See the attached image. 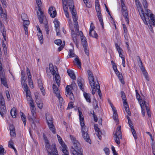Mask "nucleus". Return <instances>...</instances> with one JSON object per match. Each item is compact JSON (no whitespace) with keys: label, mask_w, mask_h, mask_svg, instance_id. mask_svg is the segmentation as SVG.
<instances>
[{"label":"nucleus","mask_w":155,"mask_h":155,"mask_svg":"<svg viewBox=\"0 0 155 155\" xmlns=\"http://www.w3.org/2000/svg\"><path fill=\"white\" fill-rule=\"evenodd\" d=\"M70 10L71 11V14L72 15V17L74 21V28L75 31H74L73 29H71V36L73 41L75 44H77V37L78 35H79V28L77 21L78 19L77 13L76 11L73 8H70Z\"/></svg>","instance_id":"obj_1"},{"label":"nucleus","mask_w":155,"mask_h":155,"mask_svg":"<svg viewBox=\"0 0 155 155\" xmlns=\"http://www.w3.org/2000/svg\"><path fill=\"white\" fill-rule=\"evenodd\" d=\"M70 138L73 143L71 147V152L73 155H83L82 149L79 143L72 135H70Z\"/></svg>","instance_id":"obj_2"},{"label":"nucleus","mask_w":155,"mask_h":155,"mask_svg":"<svg viewBox=\"0 0 155 155\" xmlns=\"http://www.w3.org/2000/svg\"><path fill=\"white\" fill-rule=\"evenodd\" d=\"M46 72L48 78H51V76L49 75L50 73L53 75L58 86L59 87L60 85L61 78L58 74V69L56 66H53L51 63L49 64V68H47Z\"/></svg>","instance_id":"obj_3"},{"label":"nucleus","mask_w":155,"mask_h":155,"mask_svg":"<svg viewBox=\"0 0 155 155\" xmlns=\"http://www.w3.org/2000/svg\"><path fill=\"white\" fill-rule=\"evenodd\" d=\"M63 9L65 13V15L66 17L68 18V22L71 29H73L72 24L71 20L69 18V14L68 12V8L67 5H68L70 9V11L71 13V11L70 10V8H73L76 12V11L74 8V5L73 2V0H62ZM77 13V12H76Z\"/></svg>","instance_id":"obj_4"},{"label":"nucleus","mask_w":155,"mask_h":155,"mask_svg":"<svg viewBox=\"0 0 155 155\" xmlns=\"http://www.w3.org/2000/svg\"><path fill=\"white\" fill-rule=\"evenodd\" d=\"M78 111L79 118L81 126V132L83 137L86 142L91 144V140L90 139L89 135L88 134L87 132V128L86 126H85L83 116L81 112L79 110H78Z\"/></svg>","instance_id":"obj_5"},{"label":"nucleus","mask_w":155,"mask_h":155,"mask_svg":"<svg viewBox=\"0 0 155 155\" xmlns=\"http://www.w3.org/2000/svg\"><path fill=\"white\" fill-rule=\"evenodd\" d=\"M87 74L88 75V78L89 84L91 86L92 88V93L94 95L95 92L97 81H95L93 75L91 71L88 70L87 71Z\"/></svg>","instance_id":"obj_6"},{"label":"nucleus","mask_w":155,"mask_h":155,"mask_svg":"<svg viewBox=\"0 0 155 155\" xmlns=\"http://www.w3.org/2000/svg\"><path fill=\"white\" fill-rule=\"evenodd\" d=\"M45 146L49 155H58L55 144H53L51 146L48 140H46Z\"/></svg>","instance_id":"obj_7"},{"label":"nucleus","mask_w":155,"mask_h":155,"mask_svg":"<svg viewBox=\"0 0 155 155\" xmlns=\"http://www.w3.org/2000/svg\"><path fill=\"white\" fill-rule=\"evenodd\" d=\"M46 118L50 130L54 134L56 133L55 128L53 122V119L51 116L48 113L46 114Z\"/></svg>","instance_id":"obj_8"},{"label":"nucleus","mask_w":155,"mask_h":155,"mask_svg":"<svg viewBox=\"0 0 155 155\" xmlns=\"http://www.w3.org/2000/svg\"><path fill=\"white\" fill-rule=\"evenodd\" d=\"M76 86L75 83H72L71 85H67L65 88L66 92V95L67 97H69L70 99L71 100H73L74 98L73 94L72 92V90L73 87Z\"/></svg>","instance_id":"obj_9"},{"label":"nucleus","mask_w":155,"mask_h":155,"mask_svg":"<svg viewBox=\"0 0 155 155\" xmlns=\"http://www.w3.org/2000/svg\"><path fill=\"white\" fill-rule=\"evenodd\" d=\"M114 134L115 137H114V140L115 142L118 145L120 143V139H122V134L121 131V126H118L116 129V131Z\"/></svg>","instance_id":"obj_10"},{"label":"nucleus","mask_w":155,"mask_h":155,"mask_svg":"<svg viewBox=\"0 0 155 155\" xmlns=\"http://www.w3.org/2000/svg\"><path fill=\"white\" fill-rule=\"evenodd\" d=\"M0 114L3 117L5 114L6 108L5 106V102L4 98L2 96L0 98Z\"/></svg>","instance_id":"obj_11"},{"label":"nucleus","mask_w":155,"mask_h":155,"mask_svg":"<svg viewBox=\"0 0 155 155\" xmlns=\"http://www.w3.org/2000/svg\"><path fill=\"white\" fill-rule=\"evenodd\" d=\"M27 98L28 101H29V104L30 106V108L31 113V114L32 115L33 119H34L35 118V106L33 101V99L31 96H28V97H27Z\"/></svg>","instance_id":"obj_12"},{"label":"nucleus","mask_w":155,"mask_h":155,"mask_svg":"<svg viewBox=\"0 0 155 155\" xmlns=\"http://www.w3.org/2000/svg\"><path fill=\"white\" fill-rule=\"evenodd\" d=\"M121 4L122 15L124 17L126 21L128 24H129V21L128 19V13L126 7L124 2L122 1H121Z\"/></svg>","instance_id":"obj_13"},{"label":"nucleus","mask_w":155,"mask_h":155,"mask_svg":"<svg viewBox=\"0 0 155 155\" xmlns=\"http://www.w3.org/2000/svg\"><path fill=\"white\" fill-rule=\"evenodd\" d=\"M143 15L144 16V18L140 17L141 19L143 21L144 23L147 25L148 24H150V20L149 19V15L150 13V11L149 9H147L146 10V12L145 13L143 12Z\"/></svg>","instance_id":"obj_14"},{"label":"nucleus","mask_w":155,"mask_h":155,"mask_svg":"<svg viewBox=\"0 0 155 155\" xmlns=\"http://www.w3.org/2000/svg\"><path fill=\"white\" fill-rule=\"evenodd\" d=\"M148 104H147L144 102V104L140 105L141 108L142 114L143 116H145V112H143V110H144V107H145V109L146 110L149 117H151L149 107L148 106Z\"/></svg>","instance_id":"obj_15"},{"label":"nucleus","mask_w":155,"mask_h":155,"mask_svg":"<svg viewBox=\"0 0 155 155\" xmlns=\"http://www.w3.org/2000/svg\"><path fill=\"white\" fill-rule=\"evenodd\" d=\"M95 27L93 23H91L90 25V28L89 31V35L90 36L97 38L98 37V35L96 31H94Z\"/></svg>","instance_id":"obj_16"},{"label":"nucleus","mask_w":155,"mask_h":155,"mask_svg":"<svg viewBox=\"0 0 155 155\" xmlns=\"http://www.w3.org/2000/svg\"><path fill=\"white\" fill-rule=\"evenodd\" d=\"M135 2L140 16L144 18V16L143 15V10L142 8V6L141 3L138 0H135Z\"/></svg>","instance_id":"obj_17"},{"label":"nucleus","mask_w":155,"mask_h":155,"mask_svg":"<svg viewBox=\"0 0 155 155\" xmlns=\"http://www.w3.org/2000/svg\"><path fill=\"white\" fill-rule=\"evenodd\" d=\"M27 74L28 75V80L29 85L30 87L32 88H33V82L31 79V75L30 73V70L28 68H27Z\"/></svg>","instance_id":"obj_18"},{"label":"nucleus","mask_w":155,"mask_h":155,"mask_svg":"<svg viewBox=\"0 0 155 155\" xmlns=\"http://www.w3.org/2000/svg\"><path fill=\"white\" fill-rule=\"evenodd\" d=\"M38 11L39 12H37V15L40 23L42 24L43 23V21H44V22L46 19L43 12L42 11Z\"/></svg>","instance_id":"obj_19"},{"label":"nucleus","mask_w":155,"mask_h":155,"mask_svg":"<svg viewBox=\"0 0 155 155\" xmlns=\"http://www.w3.org/2000/svg\"><path fill=\"white\" fill-rule=\"evenodd\" d=\"M78 83L80 88L83 91H84V79L81 77L78 78Z\"/></svg>","instance_id":"obj_20"},{"label":"nucleus","mask_w":155,"mask_h":155,"mask_svg":"<svg viewBox=\"0 0 155 155\" xmlns=\"http://www.w3.org/2000/svg\"><path fill=\"white\" fill-rule=\"evenodd\" d=\"M48 13L51 17L52 18H54L57 15V13L54 7L51 6L48 9Z\"/></svg>","instance_id":"obj_21"},{"label":"nucleus","mask_w":155,"mask_h":155,"mask_svg":"<svg viewBox=\"0 0 155 155\" xmlns=\"http://www.w3.org/2000/svg\"><path fill=\"white\" fill-rule=\"evenodd\" d=\"M0 79L2 84L6 87H8V85L7 83L5 73L0 74Z\"/></svg>","instance_id":"obj_22"},{"label":"nucleus","mask_w":155,"mask_h":155,"mask_svg":"<svg viewBox=\"0 0 155 155\" xmlns=\"http://www.w3.org/2000/svg\"><path fill=\"white\" fill-rule=\"evenodd\" d=\"M79 35L81 36V43L82 44L83 46H87V44L86 40V39L84 36L82 32L80 31V32H79Z\"/></svg>","instance_id":"obj_23"},{"label":"nucleus","mask_w":155,"mask_h":155,"mask_svg":"<svg viewBox=\"0 0 155 155\" xmlns=\"http://www.w3.org/2000/svg\"><path fill=\"white\" fill-rule=\"evenodd\" d=\"M98 125L97 124H95L94 125V129L96 132H97L96 135L98 137V138L101 140V132L100 131L99 128L98 127Z\"/></svg>","instance_id":"obj_24"},{"label":"nucleus","mask_w":155,"mask_h":155,"mask_svg":"<svg viewBox=\"0 0 155 155\" xmlns=\"http://www.w3.org/2000/svg\"><path fill=\"white\" fill-rule=\"evenodd\" d=\"M0 15L2 20H6L7 19V15L5 12H4L1 5L0 4Z\"/></svg>","instance_id":"obj_25"},{"label":"nucleus","mask_w":155,"mask_h":155,"mask_svg":"<svg viewBox=\"0 0 155 155\" xmlns=\"http://www.w3.org/2000/svg\"><path fill=\"white\" fill-rule=\"evenodd\" d=\"M38 84L41 92L43 95H45V89L43 87L42 81L41 80H38Z\"/></svg>","instance_id":"obj_26"},{"label":"nucleus","mask_w":155,"mask_h":155,"mask_svg":"<svg viewBox=\"0 0 155 155\" xmlns=\"http://www.w3.org/2000/svg\"><path fill=\"white\" fill-rule=\"evenodd\" d=\"M22 85L24 87V89L26 92V97L31 96V95L30 94V91L29 90L28 87V86L27 84L26 83L25 84H23V85Z\"/></svg>","instance_id":"obj_27"},{"label":"nucleus","mask_w":155,"mask_h":155,"mask_svg":"<svg viewBox=\"0 0 155 155\" xmlns=\"http://www.w3.org/2000/svg\"><path fill=\"white\" fill-rule=\"evenodd\" d=\"M115 46L117 50L118 51L120 57L122 60L123 58H124L123 57V55L121 53V52L123 51L122 49L120 48L117 44L116 43Z\"/></svg>","instance_id":"obj_28"},{"label":"nucleus","mask_w":155,"mask_h":155,"mask_svg":"<svg viewBox=\"0 0 155 155\" xmlns=\"http://www.w3.org/2000/svg\"><path fill=\"white\" fill-rule=\"evenodd\" d=\"M136 97L137 100L138 101L139 103L140 104V105H141L142 104H144V102L145 103H146L145 101H142V100L140 97V96L139 93H138L137 90H136Z\"/></svg>","instance_id":"obj_29"},{"label":"nucleus","mask_w":155,"mask_h":155,"mask_svg":"<svg viewBox=\"0 0 155 155\" xmlns=\"http://www.w3.org/2000/svg\"><path fill=\"white\" fill-rule=\"evenodd\" d=\"M67 72L69 76L73 80H75L76 79V76L73 71L70 69L68 70Z\"/></svg>","instance_id":"obj_30"},{"label":"nucleus","mask_w":155,"mask_h":155,"mask_svg":"<svg viewBox=\"0 0 155 155\" xmlns=\"http://www.w3.org/2000/svg\"><path fill=\"white\" fill-rule=\"evenodd\" d=\"M52 88L53 92L55 94L56 96H58V95L60 94V91L55 85L54 84L53 85Z\"/></svg>","instance_id":"obj_31"},{"label":"nucleus","mask_w":155,"mask_h":155,"mask_svg":"<svg viewBox=\"0 0 155 155\" xmlns=\"http://www.w3.org/2000/svg\"><path fill=\"white\" fill-rule=\"evenodd\" d=\"M44 25L45 30L46 31V34L47 35L49 34V31L50 29L48 25V21L47 19H46L44 23Z\"/></svg>","instance_id":"obj_32"},{"label":"nucleus","mask_w":155,"mask_h":155,"mask_svg":"<svg viewBox=\"0 0 155 155\" xmlns=\"http://www.w3.org/2000/svg\"><path fill=\"white\" fill-rule=\"evenodd\" d=\"M37 35L38 36V39L40 41V43L42 44L43 43V36L41 31H38L37 33Z\"/></svg>","instance_id":"obj_33"},{"label":"nucleus","mask_w":155,"mask_h":155,"mask_svg":"<svg viewBox=\"0 0 155 155\" xmlns=\"http://www.w3.org/2000/svg\"><path fill=\"white\" fill-rule=\"evenodd\" d=\"M113 118L116 122L118 123V115L117 113V111L116 110H115V111H113Z\"/></svg>","instance_id":"obj_34"},{"label":"nucleus","mask_w":155,"mask_h":155,"mask_svg":"<svg viewBox=\"0 0 155 155\" xmlns=\"http://www.w3.org/2000/svg\"><path fill=\"white\" fill-rule=\"evenodd\" d=\"M10 114L13 118H15L16 117L17 113L15 108L13 107L11 109Z\"/></svg>","instance_id":"obj_35"},{"label":"nucleus","mask_w":155,"mask_h":155,"mask_svg":"<svg viewBox=\"0 0 155 155\" xmlns=\"http://www.w3.org/2000/svg\"><path fill=\"white\" fill-rule=\"evenodd\" d=\"M84 96L86 101L89 103H91V100L90 94L84 92Z\"/></svg>","instance_id":"obj_36"},{"label":"nucleus","mask_w":155,"mask_h":155,"mask_svg":"<svg viewBox=\"0 0 155 155\" xmlns=\"http://www.w3.org/2000/svg\"><path fill=\"white\" fill-rule=\"evenodd\" d=\"M58 95V96L57 95L56 96L58 99L60 105V106H62L63 104H64V101L63 100V98L61 96L60 94Z\"/></svg>","instance_id":"obj_37"},{"label":"nucleus","mask_w":155,"mask_h":155,"mask_svg":"<svg viewBox=\"0 0 155 155\" xmlns=\"http://www.w3.org/2000/svg\"><path fill=\"white\" fill-rule=\"evenodd\" d=\"M96 83L97 84L96 85V88L97 90H98V92H97L98 93V94L99 96L100 97V98L101 99L102 95H101V90L100 89V87L99 84L98 82L97 81V82Z\"/></svg>","instance_id":"obj_38"},{"label":"nucleus","mask_w":155,"mask_h":155,"mask_svg":"<svg viewBox=\"0 0 155 155\" xmlns=\"http://www.w3.org/2000/svg\"><path fill=\"white\" fill-rule=\"evenodd\" d=\"M66 146L64 144L63 146V148L62 149V151L63 154L62 155H69V153L66 149Z\"/></svg>","instance_id":"obj_39"},{"label":"nucleus","mask_w":155,"mask_h":155,"mask_svg":"<svg viewBox=\"0 0 155 155\" xmlns=\"http://www.w3.org/2000/svg\"><path fill=\"white\" fill-rule=\"evenodd\" d=\"M21 120L23 122V123L24 124V126H25L26 124V118L25 116L22 112H21Z\"/></svg>","instance_id":"obj_40"},{"label":"nucleus","mask_w":155,"mask_h":155,"mask_svg":"<svg viewBox=\"0 0 155 155\" xmlns=\"http://www.w3.org/2000/svg\"><path fill=\"white\" fill-rule=\"evenodd\" d=\"M150 17L152 25L155 26V17L154 15L153 14H151Z\"/></svg>","instance_id":"obj_41"},{"label":"nucleus","mask_w":155,"mask_h":155,"mask_svg":"<svg viewBox=\"0 0 155 155\" xmlns=\"http://www.w3.org/2000/svg\"><path fill=\"white\" fill-rule=\"evenodd\" d=\"M36 2L38 7V11H41V7L42 3L41 0H36Z\"/></svg>","instance_id":"obj_42"},{"label":"nucleus","mask_w":155,"mask_h":155,"mask_svg":"<svg viewBox=\"0 0 155 155\" xmlns=\"http://www.w3.org/2000/svg\"><path fill=\"white\" fill-rule=\"evenodd\" d=\"M54 24L55 27V28L56 31H57V29H59L60 23L57 20H55L54 21Z\"/></svg>","instance_id":"obj_43"},{"label":"nucleus","mask_w":155,"mask_h":155,"mask_svg":"<svg viewBox=\"0 0 155 155\" xmlns=\"http://www.w3.org/2000/svg\"><path fill=\"white\" fill-rule=\"evenodd\" d=\"M57 137H58V141L60 143V144L61 145L62 147V148H63V146H64V144H64V142L62 141V139L60 137V136L58 135V134H57Z\"/></svg>","instance_id":"obj_44"},{"label":"nucleus","mask_w":155,"mask_h":155,"mask_svg":"<svg viewBox=\"0 0 155 155\" xmlns=\"http://www.w3.org/2000/svg\"><path fill=\"white\" fill-rule=\"evenodd\" d=\"M21 82L22 85H23V84H26V79L25 77V75L22 74V72H21Z\"/></svg>","instance_id":"obj_45"},{"label":"nucleus","mask_w":155,"mask_h":155,"mask_svg":"<svg viewBox=\"0 0 155 155\" xmlns=\"http://www.w3.org/2000/svg\"><path fill=\"white\" fill-rule=\"evenodd\" d=\"M6 153V151L5 150L3 147L0 145V155H4Z\"/></svg>","instance_id":"obj_46"},{"label":"nucleus","mask_w":155,"mask_h":155,"mask_svg":"<svg viewBox=\"0 0 155 155\" xmlns=\"http://www.w3.org/2000/svg\"><path fill=\"white\" fill-rule=\"evenodd\" d=\"M120 81L123 84H124V82L123 80V78L122 76V75L121 74H119L118 75H117Z\"/></svg>","instance_id":"obj_47"},{"label":"nucleus","mask_w":155,"mask_h":155,"mask_svg":"<svg viewBox=\"0 0 155 155\" xmlns=\"http://www.w3.org/2000/svg\"><path fill=\"white\" fill-rule=\"evenodd\" d=\"M95 9L96 12H97V14L100 15L101 14V11L100 8V5H95Z\"/></svg>","instance_id":"obj_48"},{"label":"nucleus","mask_w":155,"mask_h":155,"mask_svg":"<svg viewBox=\"0 0 155 155\" xmlns=\"http://www.w3.org/2000/svg\"><path fill=\"white\" fill-rule=\"evenodd\" d=\"M21 17L23 21H26L28 20L27 16L25 13H23L22 14Z\"/></svg>","instance_id":"obj_49"},{"label":"nucleus","mask_w":155,"mask_h":155,"mask_svg":"<svg viewBox=\"0 0 155 155\" xmlns=\"http://www.w3.org/2000/svg\"><path fill=\"white\" fill-rule=\"evenodd\" d=\"M75 61L76 62L77 64L80 68L81 67V62L79 59L78 58H75L74 59Z\"/></svg>","instance_id":"obj_50"},{"label":"nucleus","mask_w":155,"mask_h":155,"mask_svg":"<svg viewBox=\"0 0 155 155\" xmlns=\"http://www.w3.org/2000/svg\"><path fill=\"white\" fill-rule=\"evenodd\" d=\"M36 103L37 104L38 107L40 109H41L43 107V104L41 102L37 101L36 100Z\"/></svg>","instance_id":"obj_51"},{"label":"nucleus","mask_w":155,"mask_h":155,"mask_svg":"<svg viewBox=\"0 0 155 155\" xmlns=\"http://www.w3.org/2000/svg\"><path fill=\"white\" fill-rule=\"evenodd\" d=\"M87 46H83L84 48V51L85 53V54H86V55L87 56H89V51L88 50V48H87Z\"/></svg>","instance_id":"obj_52"},{"label":"nucleus","mask_w":155,"mask_h":155,"mask_svg":"<svg viewBox=\"0 0 155 155\" xmlns=\"http://www.w3.org/2000/svg\"><path fill=\"white\" fill-rule=\"evenodd\" d=\"M93 105L94 107V108L95 109H96L98 107V104L97 103V101L95 99L93 100Z\"/></svg>","instance_id":"obj_53"},{"label":"nucleus","mask_w":155,"mask_h":155,"mask_svg":"<svg viewBox=\"0 0 155 155\" xmlns=\"http://www.w3.org/2000/svg\"><path fill=\"white\" fill-rule=\"evenodd\" d=\"M65 41H64V42L62 43L61 45L58 48V51H61L64 48V46L65 45Z\"/></svg>","instance_id":"obj_54"},{"label":"nucleus","mask_w":155,"mask_h":155,"mask_svg":"<svg viewBox=\"0 0 155 155\" xmlns=\"http://www.w3.org/2000/svg\"><path fill=\"white\" fill-rule=\"evenodd\" d=\"M54 43L58 45H60L61 44H62V41L60 39H58L55 40Z\"/></svg>","instance_id":"obj_55"},{"label":"nucleus","mask_w":155,"mask_h":155,"mask_svg":"<svg viewBox=\"0 0 155 155\" xmlns=\"http://www.w3.org/2000/svg\"><path fill=\"white\" fill-rule=\"evenodd\" d=\"M8 147L11 148H12L14 147L13 145V142L11 139L8 142Z\"/></svg>","instance_id":"obj_56"},{"label":"nucleus","mask_w":155,"mask_h":155,"mask_svg":"<svg viewBox=\"0 0 155 155\" xmlns=\"http://www.w3.org/2000/svg\"><path fill=\"white\" fill-rule=\"evenodd\" d=\"M70 52L69 54V56L70 57H73L75 56V54L74 53L73 51L72 50H69Z\"/></svg>","instance_id":"obj_57"},{"label":"nucleus","mask_w":155,"mask_h":155,"mask_svg":"<svg viewBox=\"0 0 155 155\" xmlns=\"http://www.w3.org/2000/svg\"><path fill=\"white\" fill-rule=\"evenodd\" d=\"M142 4L145 9L147 8L148 7V5L146 0L142 1Z\"/></svg>","instance_id":"obj_58"},{"label":"nucleus","mask_w":155,"mask_h":155,"mask_svg":"<svg viewBox=\"0 0 155 155\" xmlns=\"http://www.w3.org/2000/svg\"><path fill=\"white\" fill-rule=\"evenodd\" d=\"M29 24V21L28 20L23 21V26H28Z\"/></svg>","instance_id":"obj_59"},{"label":"nucleus","mask_w":155,"mask_h":155,"mask_svg":"<svg viewBox=\"0 0 155 155\" xmlns=\"http://www.w3.org/2000/svg\"><path fill=\"white\" fill-rule=\"evenodd\" d=\"M104 151L106 155H109L110 153L109 149L107 147H105L104 149Z\"/></svg>","instance_id":"obj_60"},{"label":"nucleus","mask_w":155,"mask_h":155,"mask_svg":"<svg viewBox=\"0 0 155 155\" xmlns=\"http://www.w3.org/2000/svg\"><path fill=\"white\" fill-rule=\"evenodd\" d=\"M4 73L5 72L2 69V64L0 60V74Z\"/></svg>","instance_id":"obj_61"},{"label":"nucleus","mask_w":155,"mask_h":155,"mask_svg":"<svg viewBox=\"0 0 155 155\" xmlns=\"http://www.w3.org/2000/svg\"><path fill=\"white\" fill-rule=\"evenodd\" d=\"M84 3L86 4V6L88 8H90L91 7V5L90 3L89 0L84 2Z\"/></svg>","instance_id":"obj_62"},{"label":"nucleus","mask_w":155,"mask_h":155,"mask_svg":"<svg viewBox=\"0 0 155 155\" xmlns=\"http://www.w3.org/2000/svg\"><path fill=\"white\" fill-rule=\"evenodd\" d=\"M121 95L122 100H125L126 99V97L124 92L123 91L121 92Z\"/></svg>","instance_id":"obj_63"},{"label":"nucleus","mask_w":155,"mask_h":155,"mask_svg":"<svg viewBox=\"0 0 155 155\" xmlns=\"http://www.w3.org/2000/svg\"><path fill=\"white\" fill-rule=\"evenodd\" d=\"M73 103L72 102H71L69 104L68 106L67 107V109H69L72 108L73 107Z\"/></svg>","instance_id":"obj_64"}]
</instances>
